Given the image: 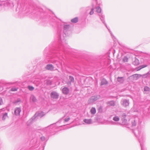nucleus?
Returning a JSON list of instances; mask_svg holds the SVG:
<instances>
[{"label":"nucleus","instance_id":"nucleus-22","mask_svg":"<svg viewBox=\"0 0 150 150\" xmlns=\"http://www.w3.org/2000/svg\"><path fill=\"white\" fill-rule=\"evenodd\" d=\"M112 120L115 122H118L119 121L120 118L118 116H115L113 117Z\"/></svg>","mask_w":150,"mask_h":150},{"label":"nucleus","instance_id":"nucleus-8","mask_svg":"<svg viewBox=\"0 0 150 150\" xmlns=\"http://www.w3.org/2000/svg\"><path fill=\"white\" fill-rule=\"evenodd\" d=\"M62 93L65 95H67L69 91V90L68 88L64 87L62 90Z\"/></svg>","mask_w":150,"mask_h":150},{"label":"nucleus","instance_id":"nucleus-24","mask_svg":"<svg viewBox=\"0 0 150 150\" xmlns=\"http://www.w3.org/2000/svg\"><path fill=\"white\" fill-rule=\"evenodd\" d=\"M108 104L109 105L114 106L115 105V103L114 101H111L108 103Z\"/></svg>","mask_w":150,"mask_h":150},{"label":"nucleus","instance_id":"nucleus-33","mask_svg":"<svg viewBox=\"0 0 150 150\" xmlns=\"http://www.w3.org/2000/svg\"><path fill=\"white\" fill-rule=\"evenodd\" d=\"M32 120L30 119L27 122V125H29L30 124H31L32 123Z\"/></svg>","mask_w":150,"mask_h":150},{"label":"nucleus","instance_id":"nucleus-21","mask_svg":"<svg viewBox=\"0 0 150 150\" xmlns=\"http://www.w3.org/2000/svg\"><path fill=\"white\" fill-rule=\"evenodd\" d=\"M117 81L120 83H122L124 81V78L122 77H118L117 79Z\"/></svg>","mask_w":150,"mask_h":150},{"label":"nucleus","instance_id":"nucleus-3","mask_svg":"<svg viewBox=\"0 0 150 150\" xmlns=\"http://www.w3.org/2000/svg\"><path fill=\"white\" fill-rule=\"evenodd\" d=\"M66 115H65L64 116L62 117V118L61 119L59 120V121L58 122H63V125H59L60 127L62 126H63L65 124V122H67L70 119V118L69 117H67L66 118H64L65 117Z\"/></svg>","mask_w":150,"mask_h":150},{"label":"nucleus","instance_id":"nucleus-19","mask_svg":"<svg viewBox=\"0 0 150 150\" xmlns=\"http://www.w3.org/2000/svg\"><path fill=\"white\" fill-rule=\"evenodd\" d=\"M133 64L136 65H137L139 64V60L136 59L135 58L134 61L133 62Z\"/></svg>","mask_w":150,"mask_h":150},{"label":"nucleus","instance_id":"nucleus-36","mask_svg":"<svg viewBox=\"0 0 150 150\" xmlns=\"http://www.w3.org/2000/svg\"><path fill=\"white\" fill-rule=\"evenodd\" d=\"M3 104V101L2 99L1 98H0V105H1Z\"/></svg>","mask_w":150,"mask_h":150},{"label":"nucleus","instance_id":"nucleus-35","mask_svg":"<svg viewBox=\"0 0 150 150\" xmlns=\"http://www.w3.org/2000/svg\"><path fill=\"white\" fill-rule=\"evenodd\" d=\"M111 124L112 125H116L118 124V123L117 122H114L112 121L111 122Z\"/></svg>","mask_w":150,"mask_h":150},{"label":"nucleus","instance_id":"nucleus-18","mask_svg":"<svg viewBox=\"0 0 150 150\" xmlns=\"http://www.w3.org/2000/svg\"><path fill=\"white\" fill-rule=\"evenodd\" d=\"M90 112L92 115H94L96 112V110L95 108L92 107L90 110Z\"/></svg>","mask_w":150,"mask_h":150},{"label":"nucleus","instance_id":"nucleus-9","mask_svg":"<svg viewBox=\"0 0 150 150\" xmlns=\"http://www.w3.org/2000/svg\"><path fill=\"white\" fill-rule=\"evenodd\" d=\"M99 16H100V19L102 21L103 23H104V24H105V26L107 28V29L108 30V31H109V32L111 34V36H112V34L111 31H110V29H109L108 28L106 24L104 23V18L103 16H101V15H99Z\"/></svg>","mask_w":150,"mask_h":150},{"label":"nucleus","instance_id":"nucleus-27","mask_svg":"<svg viewBox=\"0 0 150 150\" xmlns=\"http://www.w3.org/2000/svg\"><path fill=\"white\" fill-rule=\"evenodd\" d=\"M28 88L29 90L31 91H33L34 89V88L33 86H28Z\"/></svg>","mask_w":150,"mask_h":150},{"label":"nucleus","instance_id":"nucleus-4","mask_svg":"<svg viewBox=\"0 0 150 150\" xmlns=\"http://www.w3.org/2000/svg\"><path fill=\"white\" fill-rule=\"evenodd\" d=\"M100 98L99 96H94L91 97L88 100L89 103H91L96 100Z\"/></svg>","mask_w":150,"mask_h":150},{"label":"nucleus","instance_id":"nucleus-39","mask_svg":"<svg viewBox=\"0 0 150 150\" xmlns=\"http://www.w3.org/2000/svg\"><path fill=\"white\" fill-rule=\"evenodd\" d=\"M59 49H61V47H59Z\"/></svg>","mask_w":150,"mask_h":150},{"label":"nucleus","instance_id":"nucleus-29","mask_svg":"<svg viewBox=\"0 0 150 150\" xmlns=\"http://www.w3.org/2000/svg\"><path fill=\"white\" fill-rule=\"evenodd\" d=\"M128 58L126 56H125L123 58V61L125 62H126L128 61Z\"/></svg>","mask_w":150,"mask_h":150},{"label":"nucleus","instance_id":"nucleus-25","mask_svg":"<svg viewBox=\"0 0 150 150\" xmlns=\"http://www.w3.org/2000/svg\"><path fill=\"white\" fill-rule=\"evenodd\" d=\"M96 11L98 13H100L101 11V9L99 7H96Z\"/></svg>","mask_w":150,"mask_h":150},{"label":"nucleus","instance_id":"nucleus-26","mask_svg":"<svg viewBox=\"0 0 150 150\" xmlns=\"http://www.w3.org/2000/svg\"><path fill=\"white\" fill-rule=\"evenodd\" d=\"M137 121L135 118L133 120H132V125L133 126H134L136 125V121Z\"/></svg>","mask_w":150,"mask_h":150},{"label":"nucleus","instance_id":"nucleus-23","mask_svg":"<svg viewBox=\"0 0 150 150\" xmlns=\"http://www.w3.org/2000/svg\"><path fill=\"white\" fill-rule=\"evenodd\" d=\"M78 21V18L77 17L71 20V21L73 23H76Z\"/></svg>","mask_w":150,"mask_h":150},{"label":"nucleus","instance_id":"nucleus-34","mask_svg":"<svg viewBox=\"0 0 150 150\" xmlns=\"http://www.w3.org/2000/svg\"><path fill=\"white\" fill-rule=\"evenodd\" d=\"M126 115L125 113H123V114H122L121 115V116L123 118H125L126 117Z\"/></svg>","mask_w":150,"mask_h":150},{"label":"nucleus","instance_id":"nucleus-38","mask_svg":"<svg viewBox=\"0 0 150 150\" xmlns=\"http://www.w3.org/2000/svg\"><path fill=\"white\" fill-rule=\"evenodd\" d=\"M4 0H0V6L1 5V1H3Z\"/></svg>","mask_w":150,"mask_h":150},{"label":"nucleus","instance_id":"nucleus-28","mask_svg":"<svg viewBox=\"0 0 150 150\" xmlns=\"http://www.w3.org/2000/svg\"><path fill=\"white\" fill-rule=\"evenodd\" d=\"M146 67V65H142V66H141L138 67L137 68V70H139L140 69H141L144 68L145 67Z\"/></svg>","mask_w":150,"mask_h":150},{"label":"nucleus","instance_id":"nucleus-11","mask_svg":"<svg viewBox=\"0 0 150 150\" xmlns=\"http://www.w3.org/2000/svg\"><path fill=\"white\" fill-rule=\"evenodd\" d=\"M54 125L53 124L47 127H46L43 128V130L45 132L47 131H49V129H50L53 128Z\"/></svg>","mask_w":150,"mask_h":150},{"label":"nucleus","instance_id":"nucleus-7","mask_svg":"<svg viewBox=\"0 0 150 150\" xmlns=\"http://www.w3.org/2000/svg\"><path fill=\"white\" fill-rule=\"evenodd\" d=\"M59 96V94L55 92H52L51 94V98L54 99L57 98Z\"/></svg>","mask_w":150,"mask_h":150},{"label":"nucleus","instance_id":"nucleus-2","mask_svg":"<svg viewBox=\"0 0 150 150\" xmlns=\"http://www.w3.org/2000/svg\"><path fill=\"white\" fill-rule=\"evenodd\" d=\"M69 25H64V31L62 35V34L60 32V39L59 40V42L60 44H61V45H63L62 47H64V45L66 44L65 38V37L66 36V35L65 33V32L69 29Z\"/></svg>","mask_w":150,"mask_h":150},{"label":"nucleus","instance_id":"nucleus-17","mask_svg":"<svg viewBox=\"0 0 150 150\" xmlns=\"http://www.w3.org/2000/svg\"><path fill=\"white\" fill-rule=\"evenodd\" d=\"M8 117V114L7 112H5L3 114L2 117V120H5Z\"/></svg>","mask_w":150,"mask_h":150},{"label":"nucleus","instance_id":"nucleus-32","mask_svg":"<svg viewBox=\"0 0 150 150\" xmlns=\"http://www.w3.org/2000/svg\"><path fill=\"white\" fill-rule=\"evenodd\" d=\"M21 101V99L20 98H18L17 100H16L15 101H14V103H18V102H20Z\"/></svg>","mask_w":150,"mask_h":150},{"label":"nucleus","instance_id":"nucleus-20","mask_svg":"<svg viewBox=\"0 0 150 150\" xmlns=\"http://www.w3.org/2000/svg\"><path fill=\"white\" fill-rule=\"evenodd\" d=\"M108 83V82L105 79H103L102 80L101 85H105Z\"/></svg>","mask_w":150,"mask_h":150},{"label":"nucleus","instance_id":"nucleus-1","mask_svg":"<svg viewBox=\"0 0 150 150\" xmlns=\"http://www.w3.org/2000/svg\"><path fill=\"white\" fill-rule=\"evenodd\" d=\"M134 135L138 138L140 143L142 150H144L143 143L145 141V134L142 131L141 127L135 129L133 131Z\"/></svg>","mask_w":150,"mask_h":150},{"label":"nucleus","instance_id":"nucleus-5","mask_svg":"<svg viewBox=\"0 0 150 150\" xmlns=\"http://www.w3.org/2000/svg\"><path fill=\"white\" fill-rule=\"evenodd\" d=\"M121 103L122 105L124 107H127L128 106L129 104V100L125 99L122 100Z\"/></svg>","mask_w":150,"mask_h":150},{"label":"nucleus","instance_id":"nucleus-16","mask_svg":"<svg viewBox=\"0 0 150 150\" xmlns=\"http://www.w3.org/2000/svg\"><path fill=\"white\" fill-rule=\"evenodd\" d=\"M69 79L70 82H68L67 83V84L68 85H71V82H74V78L73 77L71 76H69Z\"/></svg>","mask_w":150,"mask_h":150},{"label":"nucleus","instance_id":"nucleus-6","mask_svg":"<svg viewBox=\"0 0 150 150\" xmlns=\"http://www.w3.org/2000/svg\"><path fill=\"white\" fill-rule=\"evenodd\" d=\"M21 111V109L20 108H16L14 110V114L16 116H19Z\"/></svg>","mask_w":150,"mask_h":150},{"label":"nucleus","instance_id":"nucleus-37","mask_svg":"<svg viewBox=\"0 0 150 150\" xmlns=\"http://www.w3.org/2000/svg\"><path fill=\"white\" fill-rule=\"evenodd\" d=\"M45 138L44 137H41V139L42 141H44L45 140Z\"/></svg>","mask_w":150,"mask_h":150},{"label":"nucleus","instance_id":"nucleus-31","mask_svg":"<svg viewBox=\"0 0 150 150\" xmlns=\"http://www.w3.org/2000/svg\"><path fill=\"white\" fill-rule=\"evenodd\" d=\"M94 13V8H92L91 9V10L90 12L89 13V14L90 15H92Z\"/></svg>","mask_w":150,"mask_h":150},{"label":"nucleus","instance_id":"nucleus-13","mask_svg":"<svg viewBox=\"0 0 150 150\" xmlns=\"http://www.w3.org/2000/svg\"><path fill=\"white\" fill-rule=\"evenodd\" d=\"M44 115V113L43 112H37L35 115V117L38 116L40 117H41Z\"/></svg>","mask_w":150,"mask_h":150},{"label":"nucleus","instance_id":"nucleus-10","mask_svg":"<svg viewBox=\"0 0 150 150\" xmlns=\"http://www.w3.org/2000/svg\"><path fill=\"white\" fill-rule=\"evenodd\" d=\"M83 122L86 124L89 125L92 123V121L91 119H84L83 120Z\"/></svg>","mask_w":150,"mask_h":150},{"label":"nucleus","instance_id":"nucleus-12","mask_svg":"<svg viewBox=\"0 0 150 150\" xmlns=\"http://www.w3.org/2000/svg\"><path fill=\"white\" fill-rule=\"evenodd\" d=\"M46 68L47 69L51 71L54 70V67L51 64L47 65Z\"/></svg>","mask_w":150,"mask_h":150},{"label":"nucleus","instance_id":"nucleus-15","mask_svg":"<svg viewBox=\"0 0 150 150\" xmlns=\"http://www.w3.org/2000/svg\"><path fill=\"white\" fill-rule=\"evenodd\" d=\"M30 100V101H32L33 102H35L37 101V99L33 95H31V96Z\"/></svg>","mask_w":150,"mask_h":150},{"label":"nucleus","instance_id":"nucleus-30","mask_svg":"<svg viewBox=\"0 0 150 150\" xmlns=\"http://www.w3.org/2000/svg\"><path fill=\"white\" fill-rule=\"evenodd\" d=\"M18 88L16 87H14L12 88L11 89V91H15L17 90Z\"/></svg>","mask_w":150,"mask_h":150},{"label":"nucleus","instance_id":"nucleus-14","mask_svg":"<svg viewBox=\"0 0 150 150\" xmlns=\"http://www.w3.org/2000/svg\"><path fill=\"white\" fill-rule=\"evenodd\" d=\"M144 91L145 92L144 93H149L150 92V88L147 86H145L144 88Z\"/></svg>","mask_w":150,"mask_h":150}]
</instances>
